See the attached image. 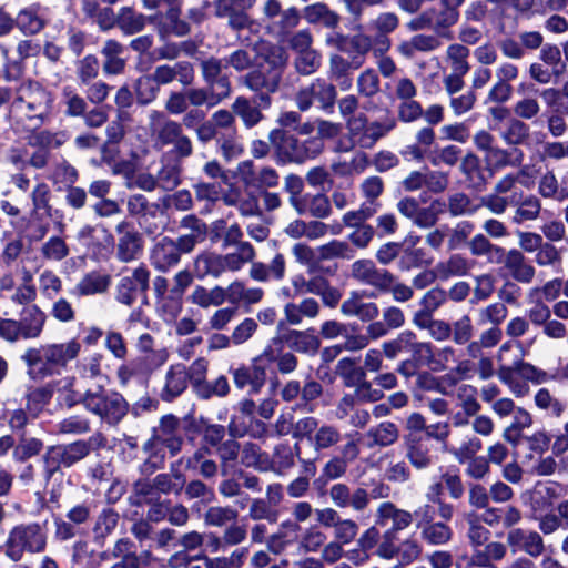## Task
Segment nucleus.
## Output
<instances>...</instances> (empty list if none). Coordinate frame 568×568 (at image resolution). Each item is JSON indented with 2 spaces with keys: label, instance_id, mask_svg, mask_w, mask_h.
I'll return each mask as SVG.
<instances>
[{
  "label": "nucleus",
  "instance_id": "6e6552de",
  "mask_svg": "<svg viewBox=\"0 0 568 568\" xmlns=\"http://www.w3.org/2000/svg\"><path fill=\"white\" fill-rule=\"evenodd\" d=\"M47 318V314L38 305H27L18 321L0 318V337L10 343L36 339L41 336Z\"/></svg>",
  "mask_w": 568,
  "mask_h": 568
},
{
  "label": "nucleus",
  "instance_id": "9d476101",
  "mask_svg": "<svg viewBox=\"0 0 568 568\" xmlns=\"http://www.w3.org/2000/svg\"><path fill=\"white\" fill-rule=\"evenodd\" d=\"M426 436L443 444V449L452 454L457 460L464 462L465 458H470L483 449L481 440L474 435L465 434V432L457 433V445H449L447 442L450 434V425L447 422H439L432 425H426Z\"/></svg>",
  "mask_w": 568,
  "mask_h": 568
},
{
  "label": "nucleus",
  "instance_id": "f03ea898",
  "mask_svg": "<svg viewBox=\"0 0 568 568\" xmlns=\"http://www.w3.org/2000/svg\"><path fill=\"white\" fill-rule=\"evenodd\" d=\"M90 452L91 445L85 440L52 445L45 449L41 456L40 484L49 495L50 503L58 504L62 496L65 484V474L62 468L72 467L84 459Z\"/></svg>",
  "mask_w": 568,
  "mask_h": 568
},
{
  "label": "nucleus",
  "instance_id": "b1692460",
  "mask_svg": "<svg viewBox=\"0 0 568 568\" xmlns=\"http://www.w3.org/2000/svg\"><path fill=\"white\" fill-rule=\"evenodd\" d=\"M507 544L515 550L525 552L530 558H538L546 551V545L540 532L513 528L506 537Z\"/></svg>",
  "mask_w": 568,
  "mask_h": 568
},
{
  "label": "nucleus",
  "instance_id": "f8f14e48",
  "mask_svg": "<svg viewBox=\"0 0 568 568\" xmlns=\"http://www.w3.org/2000/svg\"><path fill=\"white\" fill-rule=\"evenodd\" d=\"M336 97L335 85L325 79L317 78L297 91L295 102L300 111L310 110L313 103L316 102L320 109L332 113Z\"/></svg>",
  "mask_w": 568,
  "mask_h": 568
},
{
  "label": "nucleus",
  "instance_id": "72a5a7b5",
  "mask_svg": "<svg viewBox=\"0 0 568 568\" xmlns=\"http://www.w3.org/2000/svg\"><path fill=\"white\" fill-rule=\"evenodd\" d=\"M111 284V276L98 271L87 273L74 286L73 294L78 297L105 293Z\"/></svg>",
  "mask_w": 568,
  "mask_h": 568
},
{
  "label": "nucleus",
  "instance_id": "f257e3e1",
  "mask_svg": "<svg viewBox=\"0 0 568 568\" xmlns=\"http://www.w3.org/2000/svg\"><path fill=\"white\" fill-rule=\"evenodd\" d=\"M244 233L237 223L225 227L221 235L222 247H234L233 252L221 254L204 251L194 258V272L199 280L221 278L225 273H237L256 257L254 246L243 240Z\"/></svg>",
  "mask_w": 568,
  "mask_h": 568
},
{
  "label": "nucleus",
  "instance_id": "6e6d98bb",
  "mask_svg": "<svg viewBox=\"0 0 568 568\" xmlns=\"http://www.w3.org/2000/svg\"><path fill=\"white\" fill-rule=\"evenodd\" d=\"M438 277L447 280L453 276H464L469 270L470 265L466 257L460 254H453L448 260L439 262L436 265Z\"/></svg>",
  "mask_w": 568,
  "mask_h": 568
},
{
  "label": "nucleus",
  "instance_id": "603ef678",
  "mask_svg": "<svg viewBox=\"0 0 568 568\" xmlns=\"http://www.w3.org/2000/svg\"><path fill=\"white\" fill-rule=\"evenodd\" d=\"M515 346V343L511 341H507L499 347L497 352L496 359L498 362V369L496 372L499 381L507 385L508 387L515 382V374L516 372V365L515 361H511L509 363L507 358V353H509L513 347Z\"/></svg>",
  "mask_w": 568,
  "mask_h": 568
},
{
  "label": "nucleus",
  "instance_id": "1a4fd4ad",
  "mask_svg": "<svg viewBox=\"0 0 568 568\" xmlns=\"http://www.w3.org/2000/svg\"><path fill=\"white\" fill-rule=\"evenodd\" d=\"M346 125L353 141L362 148L369 149L395 130L397 120L387 110L384 116L371 122L363 113L353 115L346 121Z\"/></svg>",
  "mask_w": 568,
  "mask_h": 568
},
{
  "label": "nucleus",
  "instance_id": "cd10ccee",
  "mask_svg": "<svg viewBox=\"0 0 568 568\" xmlns=\"http://www.w3.org/2000/svg\"><path fill=\"white\" fill-rule=\"evenodd\" d=\"M285 323L288 325L297 326L304 320L313 321L318 317L321 313V305L314 297H304L298 303L290 302L283 308ZM284 326V321L278 323V327Z\"/></svg>",
  "mask_w": 568,
  "mask_h": 568
},
{
  "label": "nucleus",
  "instance_id": "4be33fe9",
  "mask_svg": "<svg viewBox=\"0 0 568 568\" xmlns=\"http://www.w3.org/2000/svg\"><path fill=\"white\" fill-rule=\"evenodd\" d=\"M351 277L379 292L385 286L386 280L390 278V272L386 268L377 267L375 262L369 258H361L352 263Z\"/></svg>",
  "mask_w": 568,
  "mask_h": 568
},
{
  "label": "nucleus",
  "instance_id": "aec40b11",
  "mask_svg": "<svg viewBox=\"0 0 568 568\" xmlns=\"http://www.w3.org/2000/svg\"><path fill=\"white\" fill-rule=\"evenodd\" d=\"M49 344L29 347L22 354L21 359L27 365L28 375L36 381H42L47 377L55 375L52 353Z\"/></svg>",
  "mask_w": 568,
  "mask_h": 568
},
{
  "label": "nucleus",
  "instance_id": "58836bf2",
  "mask_svg": "<svg viewBox=\"0 0 568 568\" xmlns=\"http://www.w3.org/2000/svg\"><path fill=\"white\" fill-rule=\"evenodd\" d=\"M300 215L310 214L315 219H326L332 213L328 196L322 193L304 194L302 201L294 209Z\"/></svg>",
  "mask_w": 568,
  "mask_h": 568
},
{
  "label": "nucleus",
  "instance_id": "49530a36",
  "mask_svg": "<svg viewBox=\"0 0 568 568\" xmlns=\"http://www.w3.org/2000/svg\"><path fill=\"white\" fill-rule=\"evenodd\" d=\"M468 248L473 256H486L489 263H496L503 254V246L490 242L484 233H477L468 242Z\"/></svg>",
  "mask_w": 568,
  "mask_h": 568
},
{
  "label": "nucleus",
  "instance_id": "6ab92c4d",
  "mask_svg": "<svg viewBox=\"0 0 568 568\" xmlns=\"http://www.w3.org/2000/svg\"><path fill=\"white\" fill-rule=\"evenodd\" d=\"M405 457L417 470H425L434 466L437 457L427 438L420 435L409 434L404 437Z\"/></svg>",
  "mask_w": 568,
  "mask_h": 568
},
{
  "label": "nucleus",
  "instance_id": "c756f323",
  "mask_svg": "<svg viewBox=\"0 0 568 568\" xmlns=\"http://www.w3.org/2000/svg\"><path fill=\"white\" fill-rule=\"evenodd\" d=\"M268 139L276 150L280 162L301 163V141L297 138L281 130H272Z\"/></svg>",
  "mask_w": 568,
  "mask_h": 568
},
{
  "label": "nucleus",
  "instance_id": "de8ad7c7",
  "mask_svg": "<svg viewBox=\"0 0 568 568\" xmlns=\"http://www.w3.org/2000/svg\"><path fill=\"white\" fill-rule=\"evenodd\" d=\"M18 398L8 397L2 402V414L7 418L8 426L12 432H23L29 423V412L26 408L17 407Z\"/></svg>",
  "mask_w": 568,
  "mask_h": 568
},
{
  "label": "nucleus",
  "instance_id": "c85d7f7f",
  "mask_svg": "<svg viewBox=\"0 0 568 568\" xmlns=\"http://www.w3.org/2000/svg\"><path fill=\"white\" fill-rule=\"evenodd\" d=\"M358 455V444L354 439L348 440L342 446L341 455L333 456L325 463L322 469V477L326 480H334L343 477L347 471L348 463L355 460Z\"/></svg>",
  "mask_w": 568,
  "mask_h": 568
},
{
  "label": "nucleus",
  "instance_id": "423d86ee",
  "mask_svg": "<svg viewBox=\"0 0 568 568\" xmlns=\"http://www.w3.org/2000/svg\"><path fill=\"white\" fill-rule=\"evenodd\" d=\"M83 407L110 426L118 425L129 412L125 398L120 393L106 389L102 385L89 388L83 393Z\"/></svg>",
  "mask_w": 568,
  "mask_h": 568
},
{
  "label": "nucleus",
  "instance_id": "13d9d810",
  "mask_svg": "<svg viewBox=\"0 0 568 568\" xmlns=\"http://www.w3.org/2000/svg\"><path fill=\"white\" fill-rule=\"evenodd\" d=\"M40 254L45 262H61L70 254V247L65 240L54 235L42 243Z\"/></svg>",
  "mask_w": 568,
  "mask_h": 568
},
{
  "label": "nucleus",
  "instance_id": "bb28decb",
  "mask_svg": "<svg viewBox=\"0 0 568 568\" xmlns=\"http://www.w3.org/2000/svg\"><path fill=\"white\" fill-rule=\"evenodd\" d=\"M234 385L243 389L250 387L251 394H257L266 382V368L256 362L251 365H240L231 369Z\"/></svg>",
  "mask_w": 568,
  "mask_h": 568
},
{
  "label": "nucleus",
  "instance_id": "a18cd8bd",
  "mask_svg": "<svg viewBox=\"0 0 568 568\" xmlns=\"http://www.w3.org/2000/svg\"><path fill=\"white\" fill-rule=\"evenodd\" d=\"M537 195L540 199L560 202L568 199V191L560 189L556 173L552 170H547L539 176Z\"/></svg>",
  "mask_w": 568,
  "mask_h": 568
},
{
  "label": "nucleus",
  "instance_id": "09e8293b",
  "mask_svg": "<svg viewBox=\"0 0 568 568\" xmlns=\"http://www.w3.org/2000/svg\"><path fill=\"white\" fill-rule=\"evenodd\" d=\"M72 559L81 568H99L103 561L109 559V555L105 551L90 550L85 541H77L73 545Z\"/></svg>",
  "mask_w": 568,
  "mask_h": 568
},
{
  "label": "nucleus",
  "instance_id": "79ce46f5",
  "mask_svg": "<svg viewBox=\"0 0 568 568\" xmlns=\"http://www.w3.org/2000/svg\"><path fill=\"white\" fill-rule=\"evenodd\" d=\"M124 47L119 41L110 39L105 41L101 53L104 57L103 72L108 75L121 74L125 68V60L121 58Z\"/></svg>",
  "mask_w": 568,
  "mask_h": 568
},
{
  "label": "nucleus",
  "instance_id": "2f4dec72",
  "mask_svg": "<svg viewBox=\"0 0 568 568\" xmlns=\"http://www.w3.org/2000/svg\"><path fill=\"white\" fill-rule=\"evenodd\" d=\"M187 367L184 364H174L165 373L164 385L160 397L164 402H172L187 388Z\"/></svg>",
  "mask_w": 568,
  "mask_h": 568
},
{
  "label": "nucleus",
  "instance_id": "3c124183",
  "mask_svg": "<svg viewBox=\"0 0 568 568\" xmlns=\"http://www.w3.org/2000/svg\"><path fill=\"white\" fill-rule=\"evenodd\" d=\"M232 110L247 129H252L263 119L260 108L252 104L245 97H237L232 104Z\"/></svg>",
  "mask_w": 568,
  "mask_h": 568
},
{
  "label": "nucleus",
  "instance_id": "7c9ffc66",
  "mask_svg": "<svg viewBox=\"0 0 568 568\" xmlns=\"http://www.w3.org/2000/svg\"><path fill=\"white\" fill-rule=\"evenodd\" d=\"M180 260L173 239L168 236L156 242L150 252V262L159 272H168L178 265Z\"/></svg>",
  "mask_w": 568,
  "mask_h": 568
},
{
  "label": "nucleus",
  "instance_id": "5fc2aeb1",
  "mask_svg": "<svg viewBox=\"0 0 568 568\" xmlns=\"http://www.w3.org/2000/svg\"><path fill=\"white\" fill-rule=\"evenodd\" d=\"M148 18L135 12L130 7H123L116 19V24L124 34L131 36L142 31L146 26Z\"/></svg>",
  "mask_w": 568,
  "mask_h": 568
},
{
  "label": "nucleus",
  "instance_id": "4d7b16f0",
  "mask_svg": "<svg viewBox=\"0 0 568 568\" xmlns=\"http://www.w3.org/2000/svg\"><path fill=\"white\" fill-rule=\"evenodd\" d=\"M469 49L460 43H453L447 47L446 61L450 67V73L467 74L469 72Z\"/></svg>",
  "mask_w": 568,
  "mask_h": 568
},
{
  "label": "nucleus",
  "instance_id": "39448f33",
  "mask_svg": "<svg viewBox=\"0 0 568 568\" xmlns=\"http://www.w3.org/2000/svg\"><path fill=\"white\" fill-rule=\"evenodd\" d=\"M150 128L154 145L159 149L172 145L176 158L185 159L193 154V142L183 131L182 124L169 119L163 112L150 113Z\"/></svg>",
  "mask_w": 568,
  "mask_h": 568
},
{
  "label": "nucleus",
  "instance_id": "4c0bfd02",
  "mask_svg": "<svg viewBox=\"0 0 568 568\" xmlns=\"http://www.w3.org/2000/svg\"><path fill=\"white\" fill-rule=\"evenodd\" d=\"M282 339L288 344L295 352L306 355H315L320 347V338L312 331L292 329L285 334Z\"/></svg>",
  "mask_w": 568,
  "mask_h": 568
},
{
  "label": "nucleus",
  "instance_id": "ea45409f",
  "mask_svg": "<svg viewBox=\"0 0 568 568\" xmlns=\"http://www.w3.org/2000/svg\"><path fill=\"white\" fill-rule=\"evenodd\" d=\"M432 20V30L439 37L452 39L449 29L459 20V11L446 6L439 9H428Z\"/></svg>",
  "mask_w": 568,
  "mask_h": 568
},
{
  "label": "nucleus",
  "instance_id": "7ed1b4c3",
  "mask_svg": "<svg viewBox=\"0 0 568 568\" xmlns=\"http://www.w3.org/2000/svg\"><path fill=\"white\" fill-rule=\"evenodd\" d=\"M183 443L181 420L172 414L162 416L159 424L152 428L151 437L142 446L146 459L140 467L141 473L152 475L161 469L166 458V450L171 456H175L181 452Z\"/></svg>",
  "mask_w": 568,
  "mask_h": 568
},
{
  "label": "nucleus",
  "instance_id": "2eb2a0df",
  "mask_svg": "<svg viewBox=\"0 0 568 568\" xmlns=\"http://www.w3.org/2000/svg\"><path fill=\"white\" fill-rule=\"evenodd\" d=\"M517 183L518 176L514 173L504 175L496 182L493 193L481 197L480 205L495 215L505 214L519 194V191H516Z\"/></svg>",
  "mask_w": 568,
  "mask_h": 568
},
{
  "label": "nucleus",
  "instance_id": "e2e57ef3",
  "mask_svg": "<svg viewBox=\"0 0 568 568\" xmlns=\"http://www.w3.org/2000/svg\"><path fill=\"white\" fill-rule=\"evenodd\" d=\"M241 444L235 439H226L221 443L216 448V454L220 459V466L223 475H226L231 468L235 466L239 459Z\"/></svg>",
  "mask_w": 568,
  "mask_h": 568
},
{
  "label": "nucleus",
  "instance_id": "9b49d317",
  "mask_svg": "<svg viewBox=\"0 0 568 568\" xmlns=\"http://www.w3.org/2000/svg\"><path fill=\"white\" fill-rule=\"evenodd\" d=\"M69 140L67 131H34L28 138V145L33 148V152L28 156L29 166L36 170H42L48 166L51 159V151L59 149Z\"/></svg>",
  "mask_w": 568,
  "mask_h": 568
},
{
  "label": "nucleus",
  "instance_id": "4468645a",
  "mask_svg": "<svg viewBox=\"0 0 568 568\" xmlns=\"http://www.w3.org/2000/svg\"><path fill=\"white\" fill-rule=\"evenodd\" d=\"M281 79L264 67L250 70L240 78V83L257 94L260 106L271 105V94L280 89Z\"/></svg>",
  "mask_w": 568,
  "mask_h": 568
},
{
  "label": "nucleus",
  "instance_id": "774afa93",
  "mask_svg": "<svg viewBox=\"0 0 568 568\" xmlns=\"http://www.w3.org/2000/svg\"><path fill=\"white\" fill-rule=\"evenodd\" d=\"M16 23L27 34H37L45 26L44 20L38 14L36 8H24L19 11Z\"/></svg>",
  "mask_w": 568,
  "mask_h": 568
},
{
  "label": "nucleus",
  "instance_id": "052dcab7",
  "mask_svg": "<svg viewBox=\"0 0 568 568\" xmlns=\"http://www.w3.org/2000/svg\"><path fill=\"white\" fill-rule=\"evenodd\" d=\"M422 539L430 546H443L453 538V529L444 521H436L420 530Z\"/></svg>",
  "mask_w": 568,
  "mask_h": 568
},
{
  "label": "nucleus",
  "instance_id": "864d4df0",
  "mask_svg": "<svg viewBox=\"0 0 568 568\" xmlns=\"http://www.w3.org/2000/svg\"><path fill=\"white\" fill-rule=\"evenodd\" d=\"M103 355L94 353L79 361L75 365L77 373L84 381H108V376L102 372Z\"/></svg>",
  "mask_w": 568,
  "mask_h": 568
},
{
  "label": "nucleus",
  "instance_id": "a878e982",
  "mask_svg": "<svg viewBox=\"0 0 568 568\" xmlns=\"http://www.w3.org/2000/svg\"><path fill=\"white\" fill-rule=\"evenodd\" d=\"M341 313L346 317H357L364 323L376 320L381 311L375 302H366L361 292L352 291L342 302Z\"/></svg>",
  "mask_w": 568,
  "mask_h": 568
},
{
  "label": "nucleus",
  "instance_id": "c03bdc74",
  "mask_svg": "<svg viewBox=\"0 0 568 568\" xmlns=\"http://www.w3.org/2000/svg\"><path fill=\"white\" fill-rule=\"evenodd\" d=\"M499 135L506 145L518 146L526 144L529 141L530 128L524 121L511 116L500 131Z\"/></svg>",
  "mask_w": 568,
  "mask_h": 568
},
{
  "label": "nucleus",
  "instance_id": "8fccbe9b",
  "mask_svg": "<svg viewBox=\"0 0 568 568\" xmlns=\"http://www.w3.org/2000/svg\"><path fill=\"white\" fill-rule=\"evenodd\" d=\"M189 298L193 304L207 308L222 305L226 301V292H224V287L219 285L210 290L197 285Z\"/></svg>",
  "mask_w": 568,
  "mask_h": 568
},
{
  "label": "nucleus",
  "instance_id": "680f3d73",
  "mask_svg": "<svg viewBox=\"0 0 568 568\" xmlns=\"http://www.w3.org/2000/svg\"><path fill=\"white\" fill-rule=\"evenodd\" d=\"M479 209V205L474 204L470 196L464 192H455L447 197V210L454 217L473 215Z\"/></svg>",
  "mask_w": 568,
  "mask_h": 568
},
{
  "label": "nucleus",
  "instance_id": "c9c22d12",
  "mask_svg": "<svg viewBox=\"0 0 568 568\" xmlns=\"http://www.w3.org/2000/svg\"><path fill=\"white\" fill-rule=\"evenodd\" d=\"M436 36L418 33L398 44L397 51L406 59H412L417 52H432L440 47Z\"/></svg>",
  "mask_w": 568,
  "mask_h": 568
},
{
  "label": "nucleus",
  "instance_id": "bf43d9fd",
  "mask_svg": "<svg viewBox=\"0 0 568 568\" xmlns=\"http://www.w3.org/2000/svg\"><path fill=\"white\" fill-rule=\"evenodd\" d=\"M464 519L468 526L467 538L470 545L474 547L485 545L490 537V531L481 524L479 516L475 511H468L464 514Z\"/></svg>",
  "mask_w": 568,
  "mask_h": 568
},
{
  "label": "nucleus",
  "instance_id": "37998d69",
  "mask_svg": "<svg viewBox=\"0 0 568 568\" xmlns=\"http://www.w3.org/2000/svg\"><path fill=\"white\" fill-rule=\"evenodd\" d=\"M343 439L341 429L333 424H320L317 432L312 436L311 446L317 453L336 448Z\"/></svg>",
  "mask_w": 568,
  "mask_h": 568
},
{
  "label": "nucleus",
  "instance_id": "f704fd0d",
  "mask_svg": "<svg viewBox=\"0 0 568 568\" xmlns=\"http://www.w3.org/2000/svg\"><path fill=\"white\" fill-rule=\"evenodd\" d=\"M303 18L310 24H322L328 29H335L341 22V17L337 12L329 9L324 2H316L306 6L303 9Z\"/></svg>",
  "mask_w": 568,
  "mask_h": 568
},
{
  "label": "nucleus",
  "instance_id": "a211bd4d",
  "mask_svg": "<svg viewBox=\"0 0 568 568\" xmlns=\"http://www.w3.org/2000/svg\"><path fill=\"white\" fill-rule=\"evenodd\" d=\"M227 68L226 63L215 57L204 59L200 63L201 75L206 85L215 90V98H224L225 100L231 97L232 84L227 74L223 70Z\"/></svg>",
  "mask_w": 568,
  "mask_h": 568
},
{
  "label": "nucleus",
  "instance_id": "473e14b6",
  "mask_svg": "<svg viewBox=\"0 0 568 568\" xmlns=\"http://www.w3.org/2000/svg\"><path fill=\"white\" fill-rule=\"evenodd\" d=\"M516 206L513 222L515 224H523L525 222H532L540 217L542 211L541 199L537 194H526L519 191V194L514 200Z\"/></svg>",
  "mask_w": 568,
  "mask_h": 568
},
{
  "label": "nucleus",
  "instance_id": "e433bc0d",
  "mask_svg": "<svg viewBox=\"0 0 568 568\" xmlns=\"http://www.w3.org/2000/svg\"><path fill=\"white\" fill-rule=\"evenodd\" d=\"M81 348V343L75 338L63 343H50L49 349H51L52 353L55 374H59L61 369L67 368L69 363L79 356Z\"/></svg>",
  "mask_w": 568,
  "mask_h": 568
},
{
  "label": "nucleus",
  "instance_id": "393cba45",
  "mask_svg": "<svg viewBox=\"0 0 568 568\" xmlns=\"http://www.w3.org/2000/svg\"><path fill=\"white\" fill-rule=\"evenodd\" d=\"M155 26L159 38L162 41L170 37H185L190 33V24L180 18V10L170 8L164 14H156L149 18Z\"/></svg>",
  "mask_w": 568,
  "mask_h": 568
},
{
  "label": "nucleus",
  "instance_id": "dca6fc26",
  "mask_svg": "<svg viewBox=\"0 0 568 568\" xmlns=\"http://www.w3.org/2000/svg\"><path fill=\"white\" fill-rule=\"evenodd\" d=\"M128 212L141 216L140 224L150 235L159 234L164 229V212L159 204H150L142 194H133L128 199Z\"/></svg>",
  "mask_w": 568,
  "mask_h": 568
},
{
  "label": "nucleus",
  "instance_id": "338daca9",
  "mask_svg": "<svg viewBox=\"0 0 568 568\" xmlns=\"http://www.w3.org/2000/svg\"><path fill=\"white\" fill-rule=\"evenodd\" d=\"M321 260H352L355 256V252L351 244L342 240H333L318 248Z\"/></svg>",
  "mask_w": 568,
  "mask_h": 568
},
{
  "label": "nucleus",
  "instance_id": "0eeeda50",
  "mask_svg": "<svg viewBox=\"0 0 568 568\" xmlns=\"http://www.w3.org/2000/svg\"><path fill=\"white\" fill-rule=\"evenodd\" d=\"M4 555L12 561H20L23 555L39 554L47 547V532L38 523L13 526L4 541Z\"/></svg>",
  "mask_w": 568,
  "mask_h": 568
},
{
  "label": "nucleus",
  "instance_id": "69168bd1",
  "mask_svg": "<svg viewBox=\"0 0 568 568\" xmlns=\"http://www.w3.org/2000/svg\"><path fill=\"white\" fill-rule=\"evenodd\" d=\"M534 402L539 409L554 417H560L566 407L565 404L547 388L538 389L534 396Z\"/></svg>",
  "mask_w": 568,
  "mask_h": 568
},
{
  "label": "nucleus",
  "instance_id": "a19ab883",
  "mask_svg": "<svg viewBox=\"0 0 568 568\" xmlns=\"http://www.w3.org/2000/svg\"><path fill=\"white\" fill-rule=\"evenodd\" d=\"M367 447H387L395 444L399 438V428L393 422H382L371 427L366 434Z\"/></svg>",
  "mask_w": 568,
  "mask_h": 568
},
{
  "label": "nucleus",
  "instance_id": "f3484780",
  "mask_svg": "<svg viewBox=\"0 0 568 568\" xmlns=\"http://www.w3.org/2000/svg\"><path fill=\"white\" fill-rule=\"evenodd\" d=\"M151 273L145 264H140L123 275L116 285L115 298L119 303L131 306L138 297V293H146L150 286Z\"/></svg>",
  "mask_w": 568,
  "mask_h": 568
},
{
  "label": "nucleus",
  "instance_id": "5701e85b",
  "mask_svg": "<svg viewBox=\"0 0 568 568\" xmlns=\"http://www.w3.org/2000/svg\"><path fill=\"white\" fill-rule=\"evenodd\" d=\"M151 78L158 85H166L176 80L183 87H190L194 82L195 71L191 62L178 61L155 67Z\"/></svg>",
  "mask_w": 568,
  "mask_h": 568
},
{
  "label": "nucleus",
  "instance_id": "20e7f679",
  "mask_svg": "<svg viewBox=\"0 0 568 568\" xmlns=\"http://www.w3.org/2000/svg\"><path fill=\"white\" fill-rule=\"evenodd\" d=\"M52 94L39 82L28 80L16 88L14 99L8 110V119L17 124L24 120L43 124L50 116L52 109Z\"/></svg>",
  "mask_w": 568,
  "mask_h": 568
},
{
  "label": "nucleus",
  "instance_id": "412c9836",
  "mask_svg": "<svg viewBox=\"0 0 568 568\" xmlns=\"http://www.w3.org/2000/svg\"><path fill=\"white\" fill-rule=\"evenodd\" d=\"M495 264H503L511 278L521 284H530L536 275L535 267L528 262L523 251L518 248L503 250Z\"/></svg>",
  "mask_w": 568,
  "mask_h": 568
},
{
  "label": "nucleus",
  "instance_id": "ddd939ff",
  "mask_svg": "<svg viewBox=\"0 0 568 568\" xmlns=\"http://www.w3.org/2000/svg\"><path fill=\"white\" fill-rule=\"evenodd\" d=\"M115 257L121 263H130L140 258L144 241L133 223L123 220L115 225Z\"/></svg>",
  "mask_w": 568,
  "mask_h": 568
},
{
  "label": "nucleus",
  "instance_id": "0e129e2a",
  "mask_svg": "<svg viewBox=\"0 0 568 568\" xmlns=\"http://www.w3.org/2000/svg\"><path fill=\"white\" fill-rule=\"evenodd\" d=\"M237 517L239 511L231 506H211L204 514V523L212 527H223L234 523Z\"/></svg>",
  "mask_w": 568,
  "mask_h": 568
}]
</instances>
